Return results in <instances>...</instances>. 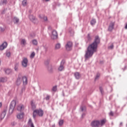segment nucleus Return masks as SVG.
Listing matches in <instances>:
<instances>
[{"label": "nucleus", "instance_id": "obj_1", "mask_svg": "<svg viewBox=\"0 0 127 127\" xmlns=\"http://www.w3.org/2000/svg\"><path fill=\"white\" fill-rule=\"evenodd\" d=\"M100 43V38L99 36L95 37L94 42L89 45L87 48V50L85 52V60L91 58L93 56L95 52H97V48H98V45Z\"/></svg>", "mask_w": 127, "mask_h": 127}, {"label": "nucleus", "instance_id": "obj_2", "mask_svg": "<svg viewBox=\"0 0 127 127\" xmlns=\"http://www.w3.org/2000/svg\"><path fill=\"white\" fill-rule=\"evenodd\" d=\"M107 123V120L102 119L100 121H94L91 123V126L92 127H102Z\"/></svg>", "mask_w": 127, "mask_h": 127}, {"label": "nucleus", "instance_id": "obj_3", "mask_svg": "<svg viewBox=\"0 0 127 127\" xmlns=\"http://www.w3.org/2000/svg\"><path fill=\"white\" fill-rule=\"evenodd\" d=\"M44 114L43 110L41 109L35 110L33 112V117L34 119L36 118V115H38L39 117H42Z\"/></svg>", "mask_w": 127, "mask_h": 127}, {"label": "nucleus", "instance_id": "obj_4", "mask_svg": "<svg viewBox=\"0 0 127 127\" xmlns=\"http://www.w3.org/2000/svg\"><path fill=\"white\" fill-rule=\"evenodd\" d=\"M28 64V60L26 58H23L22 61V66L26 68L27 64Z\"/></svg>", "mask_w": 127, "mask_h": 127}, {"label": "nucleus", "instance_id": "obj_5", "mask_svg": "<svg viewBox=\"0 0 127 127\" xmlns=\"http://www.w3.org/2000/svg\"><path fill=\"white\" fill-rule=\"evenodd\" d=\"M73 44L71 42H68L65 45V48L67 51H70L72 49Z\"/></svg>", "mask_w": 127, "mask_h": 127}, {"label": "nucleus", "instance_id": "obj_6", "mask_svg": "<svg viewBox=\"0 0 127 127\" xmlns=\"http://www.w3.org/2000/svg\"><path fill=\"white\" fill-rule=\"evenodd\" d=\"M16 105V101L15 100H13L11 102L10 106V111H13L14 110V108H15V106Z\"/></svg>", "mask_w": 127, "mask_h": 127}, {"label": "nucleus", "instance_id": "obj_7", "mask_svg": "<svg viewBox=\"0 0 127 127\" xmlns=\"http://www.w3.org/2000/svg\"><path fill=\"white\" fill-rule=\"evenodd\" d=\"M58 38V33L55 30L52 31V39H57Z\"/></svg>", "mask_w": 127, "mask_h": 127}, {"label": "nucleus", "instance_id": "obj_8", "mask_svg": "<svg viewBox=\"0 0 127 127\" xmlns=\"http://www.w3.org/2000/svg\"><path fill=\"white\" fill-rule=\"evenodd\" d=\"M22 82V76H21V75H19L17 79L16 84L17 85V86H19V85H20Z\"/></svg>", "mask_w": 127, "mask_h": 127}, {"label": "nucleus", "instance_id": "obj_9", "mask_svg": "<svg viewBox=\"0 0 127 127\" xmlns=\"http://www.w3.org/2000/svg\"><path fill=\"white\" fill-rule=\"evenodd\" d=\"M17 110L18 112H22L24 110V105L22 104H19L16 106Z\"/></svg>", "mask_w": 127, "mask_h": 127}, {"label": "nucleus", "instance_id": "obj_10", "mask_svg": "<svg viewBox=\"0 0 127 127\" xmlns=\"http://www.w3.org/2000/svg\"><path fill=\"white\" fill-rule=\"evenodd\" d=\"M115 26V22H111L109 26L108 30L109 31H112L114 29Z\"/></svg>", "mask_w": 127, "mask_h": 127}, {"label": "nucleus", "instance_id": "obj_11", "mask_svg": "<svg viewBox=\"0 0 127 127\" xmlns=\"http://www.w3.org/2000/svg\"><path fill=\"white\" fill-rule=\"evenodd\" d=\"M6 47H7V43L5 42L0 46V50H3Z\"/></svg>", "mask_w": 127, "mask_h": 127}, {"label": "nucleus", "instance_id": "obj_12", "mask_svg": "<svg viewBox=\"0 0 127 127\" xmlns=\"http://www.w3.org/2000/svg\"><path fill=\"white\" fill-rule=\"evenodd\" d=\"M20 42L22 46H25V45L27 44V43H26V40H25V39H21L20 40Z\"/></svg>", "mask_w": 127, "mask_h": 127}, {"label": "nucleus", "instance_id": "obj_13", "mask_svg": "<svg viewBox=\"0 0 127 127\" xmlns=\"http://www.w3.org/2000/svg\"><path fill=\"white\" fill-rule=\"evenodd\" d=\"M29 18L30 20H31V21H32V22H34V23H35V22L36 21V18L33 15H29Z\"/></svg>", "mask_w": 127, "mask_h": 127}, {"label": "nucleus", "instance_id": "obj_14", "mask_svg": "<svg viewBox=\"0 0 127 127\" xmlns=\"http://www.w3.org/2000/svg\"><path fill=\"white\" fill-rule=\"evenodd\" d=\"M23 81V85H27V77L22 76V81Z\"/></svg>", "mask_w": 127, "mask_h": 127}, {"label": "nucleus", "instance_id": "obj_15", "mask_svg": "<svg viewBox=\"0 0 127 127\" xmlns=\"http://www.w3.org/2000/svg\"><path fill=\"white\" fill-rule=\"evenodd\" d=\"M47 68H48V71L49 72H52L53 71V68L52 67V65L50 64H46Z\"/></svg>", "mask_w": 127, "mask_h": 127}, {"label": "nucleus", "instance_id": "obj_16", "mask_svg": "<svg viewBox=\"0 0 127 127\" xmlns=\"http://www.w3.org/2000/svg\"><path fill=\"white\" fill-rule=\"evenodd\" d=\"M24 116V114L23 113V112H21V113L17 115V119H19V120H20L21 119H23Z\"/></svg>", "mask_w": 127, "mask_h": 127}, {"label": "nucleus", "instance_id": "obj_17", "mask_svg": "<svg viewBox=\"0 0 127 127\" xmlns=\"http://www.w3.org/2000/svg\"><path fill=\"white\" fill-rule=\"evenodd\" d=\"M30 104L32 107V109H33V110H34L36 108V105H35V102L33 100H32L31 101Z\"/></svg>", "mask_w": 127, "mask_h": 127}, {"label": "nucleus", "instance_id": "obj_18", "mask_svg": "<svg viewBox=\"0 0 127 127\" xmlns=\"http://www.w3.org/2000/svg\"><path fill=\"white\" fill-rule=\"evenodd\" d=\"M59 71H63L64 70V64H61L60 67L58 68Z\"/></svg>", "mask_w": 127, "mask_h": 127}, {"label": "nucleus", "instance_id": "obj_19", "mask_svg": "<svg viewBox=\"0 0 127 127\" xmlns=\"http://www.w3.org/2000/svg\"><path fill=\"white\" fill-rule=\"evenodd\" d=\"M28 124L30 127H35L34 124H33V123H32V120H31V119H29Z\"/></svg>", "mask_w": 127, "mask_h": 127}, {"label": "nucleus", "instance_id": "obj_20", "mask_svg": "<svg viewBox=\"0 0 127 127\" xmlns=\"http://www.w3.org/2000/svg\"><path fill=\"white\" fill-rule=\"evenodd\" d=\"M5 115H6V112L5 111H3V112L1 113L0 118L1 120H3V119H4V117H5Z\"/></svg>", "mask_w": 127, "mask_h": 127}, {"label": "nucleus", "instance_id": "obj_21", "mask_svg": "<svg viewBox=\"0 0 127 127\" xmlns=\"http://www.w3.org/2000/svg\"><path fill=\"white\" fill-rule=\"evenodd\" d=\"M74 77L76 79H78L79 78H81V74L79 72L74 73Z\"/></svg>", "mask_w": 127, "mask_h": 127}, {"label": "nucleus", "instance_id": "obj_22", "mask_svg": "<svg viewBox=\"0 0 127 127\" xmlns=\"http://www.w3.org/2000/svg\"><path fill=\"white\" fill-rule=\"evenodd\" d=\"M61 48V44L60 43H57L56 45L55 46V49H56L57 50H58V49H60Z\"/></svg>", "mask_w": 127, "mask_h": 127}, {"label": "nucleus", "instance_id": "obj_23", "mask_svg": "<svg viewBox=\"0 0 127 127\" xmlns=\"http://www.w3.org/2000/svg\"><path fill=\"white\" fill-rule=\"evenodd\" d=\"M7 81V78H0V82L3 83V82H6Z\"/></svg>", "mask_w": 127, "mask_h": 127}, {"label": "nucleus", "instance_id": "obj_24", "mask_svg": "<svg viewBox=\"0 0 127 127\" xmlns=\"http://www.w3.org/2000/svg\"><path fill=\"white\" fill-rule=\"evenodd\" d=\"M13 21L14 22V23H18V22L19 21V19H18V18L17 17H14L13 19Z\"/></svg>", "mask_w": 127, "mask_h": 127}, {"label": "nucleus", "instance_id": "obj_25", "mask_svg": "<svg viewBox=\"0 0 127 127\" xmlns=\"http://www.w3.org/2000/svg\"><path fill=\"white\" fill-rule=\"evenodd\" d=\"M91 25H95L96 24V19H92L90 22Z\"/></svg>", "mask_w": 127, "mask_h": 127}, {"label": "nucleus", "instance_id": "obj_26", "mask_svg": "<svg viewBox=\"0 0 127 127\" xmlns=\"http://www.w3.org/2000/svg\"><path fill=\"white\" fill-rule=\"evenodd\" d=\"M6 2H7V0H3V1L0 0V4H6Z\"/></svg>", "mask_w": 127, "mask_h": 127}, {"label": "nucleus", "instance_id": "obj_27", "mask_svg": "<svg viewBox=\"0 0 127 127\" xmlns=\"http://www.w3.org/2000/svg\"><path fill=\"white\" fill-rule=\"evenodd\" d=\"M35 53L34 52H33L31 53V54L30 57L31 59H33V58H34V57H35Z\"/></svg>", "mask_w": 127, "mask_h": 127}, {"label": "nucleus", "instance_id": "obj_28", "mask_svg": "<svg viewBox=\"0 0 127 127\" xmlns=\"http://www.w3.org/2000/svg\"><path fill=\"white\" fill-rule=\"evenodd\" d=\"M52 91L53 92H56V91H57V86H53L52 89Z\"/></svg>", "mask_w": 127, "mask_h": 127}, {"label": "nucleus", "instance_id": "obj_29", "mask_svg": "<svg viewBox=\"0 0 127 127\" xmlns=\"http://www.w3.org/2000/svg\"><path fill=\"white\" fill-rule=\"evenodd\" d=\"M5 73L6 74H10L11 73V69H7L6 70H5Z\"/></svg>", "mask_w": 127, "mask_h": 127}, {"label": "nucleus", "instance_id": "obj_30", "mask_svg": "<svg viewBox=\"0 0 127 127\" xmlns=\"http://www.w3.org/2000/svg\"><path fill=\"white\" fill-rule=\"evenodd\" d=\"M22 4H23V5H24V6H25L27 5V0H24L22 1Z\"/></svg>", "mask_w": 127, "mask_h": 127}, {"label": "nucleus", "instance_id": "obj_31", "mask_svg": "<svg viewBox=\"0 0 127 127\" xmlns=\"http://www.w3.org/2000/svg\"><path fill=\"white\" fill-rule=\"evenodd\" d=\"M40 17L42 18V19H44V20L45 21H47V20H48L47 17H46L45 16H40Z\"/></svg>", "mask_w": 127, "mask_h": 127}, {"label": "nucleus", "instance_id": "obj_32", "mask_svg": "<svg viewBox=\"0 0 127 127\" xmlns=\"http://www.w3.org/2000/svg\"><path fill=\"white\" fill-rule=\"evenodd\" d=\"M64 124V121L63 120H60L59 123V125L60 127L62 126Z\"/></svg>", "mask_w": 127, "mask_h": 127}, {"label": "nucleus", "instance_id": "obj_33", "mask_svg": "<svg viewBox=\"0 0 127 127\" xmlns=\"http://www.w3.org/2000/svg\"><path fill=\"white\" fill-rule=\"evenodd\" d=\"M32 43H33V45H37L38 44L37 40H33Z\"/></svg>", "mask_w": 127, "mask_h": 127}, {"label": "nucleus", "instance_id": "obj_34", "mask_svg": "<svg viewBox=\"0 0 127 127\" xmlns=\"http://www.w3.org/2000/svg\"><path fill=\"white\" fill-rule=\"evenodd\" d=\"M14 70L15 71H17V70H18V64H17L15 65Z\"/></svg>", "mask_w": 127, "mask_h": 127}, {"label": "nucleus", "instance_id": "obj_35", "mask_svg": "<svg viewBox=\"0 0 127 127\" xmlns=\"http://www.w3.org/2000/svg\"><path fill=\"white\" fill-rule=\"evenodd\" d=\"M6 56L7 57H10V52H8L6 53Z\"/></svg>", "mask_w": 127, "mask_h": 127}, {"label": "nucleus", "instance_id": "obj_36", "mask_svg": "<svg viewBox=\"0 0 127 127\" xmlns=\"http://www.w3.org/2000/svg\"><path fill=\"white\" fill-rule=\"evenodd\" d=\"M82 112H84V111L86 110V107L84 106L82 107H81Z\"/></svg>", "mask_w": 127, "mask_h": 127}, {"label": "nucleus", "instance_id": "obj_37", "mask_svg": "<svg viewBox=\"0 0 127 127\" xmlns=\"http://www.w3.org/2000/svg\"><path fill=\"white\" fill-rule=\"evenodd\" d=\"M99 77H100V73H98L96 75V76L95 77V80H97V79H99Z\"/></svg>", "mask_w": 127, "mask_h": 127}, {"label": "nucleus", "instance_id": "obj_38", "mask_svg": "<svg viewBox=\"0 0 127 127\" xmlns=\"http://www.w3.org/2000/svg\"><path fill=\"white\" fill-rule=\"evenodd\" d=\"M87 38H88V40H90V39H91V35L90 34H88L87 35Z\"/></svg>", "mask_w": 127, "mask_h": 127}, {"label": "nucleus", "instance_id": "obj_39", "mask_svg": "<svg viewBox=\"0 0 127 127\" xmlns=\"http://www.w3.org/2000/svg\"><path fill=\"white\" fill-rule=\"evenodd\" d=\"M108 48L109 49H113L114 48V45H112L111 46H110V47H108Z\"/></svg>", "mask_w": 127, "mask_h": 127}, {"label": "nucleus", "instance_id": "obj_40", "mask_svg": "<svg viewBox=\"0 0 127 127\" xmlns=\"http://www.w3.org/2000/svg\"><path fill=\"white\" fill-rule=\"evenodd\" d=\"M109 115H110V116H111L112 117H113V116H114V113L113 112L111 111Z\"/></svg>", "mask_w": 127, "mask_h": 127}, {"label": "nucleus", "instance_id": "obj_41", "mask_svg": "<svg viewBox=\"0 0 127 127\" xmlns=\"http://www.w3.org/2000/svg\"><path fill=\"white\" fill-rule=\"evenodd\" d=\"M0 31H4V29H3L2 27H0Z\"/></svg>", "mask_w": 127, "mask_h": 127}, {"label": "nucleus", "instance_id": "obj_42", "mask_svg": "<svg viewBox=\"0 0 127 127\" xmlns=\"http://www.w3.org/2000/svg\"><path fill=\"white\" fill-rule=\"evenodd\" d=\"M49 99H50V96H48L46 97V100H49Z\"/></svg>", "mask_w": 127, "mask_h": 127}, {"label": "nucleus", "instance_id": "obj_43", "mask_svg": "<svg viewBox=\"0 0 127 127\" xmlns=\"http://www.w3.org/2000/svg\"><path fill=\"white\" fill-rule=\"evenodd\" d=\"M100 91H101V94H103V92H104V91L103 90V89L100 88Z\"/></svg>", "mask_w": 127, "mask_h": 127}, {"label": "nucleus", "instance_id": "obj_44", "mask_svg": "<svg viewBox=\"0 0 127 127\" xmlns=\"http://www.w3.org/2000/svg\"><path fill=\"white\" fill-rule=\"evenodd\" d=\"M2 106V103L0 102V108H1V106Z\"/></svg>", "mask_w": 127, "mask_h": 127}, {"label": "nucleus", "instance_id": "obj_45", "mask_svg": "<svg viewBox=\"0 0 127 127\" xmlns=\"http://www.w3.org/2000/svg\"><path fill=\"white\" fill-rule=\"evenodd\" d=\"M50 0H45L46 1H49Z\"/></svg>", "mask_w": 127, "mask_h": 127}, {"label": "nucleus", "instance_id": "obj_46", "mask_svg": "<svg viewBox=\"0 0 127 127\" xmlns=\"http://www.w3.org/2000/svg\"><path fill=\"white\" fill-rule=\"evenodd\" d=\"M120 125H121V126H123V123H121L120 124Z\"/></svg>", "mask_w": 127, "mask_h": 127}, {"label": "nucleus", "instance_id": "obj_47", "mask_svg": "<svg viewBox=\"0 0 127 127\" xmlns=\"http://www.w3.org/2000/svg\"><path fill=\"white\" fill-rule=\"evenodd\" d=\"M23 127H26V126H24Z\"/></svg>", "mask_w": 127, "mask_h": 127}]
</instances>
